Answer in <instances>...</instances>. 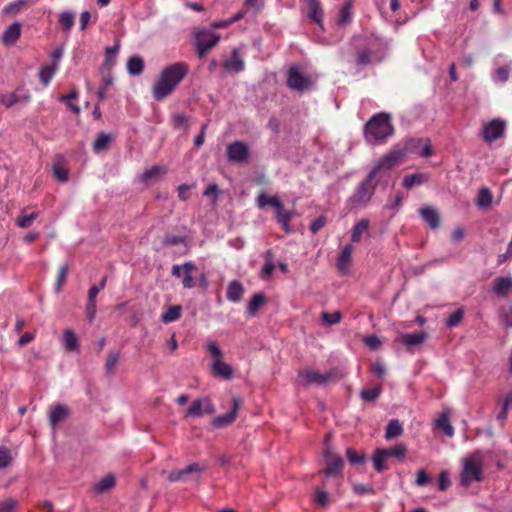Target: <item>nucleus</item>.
Here are the masks:
<instances>
[{"label": "nucleus", "mask_w": 512, "mask_h": 512, "mask_svg": "<svg viewBox=\"0 0 512 512\" xmlns=\"http://www.w3.org/2000/svg\"><path fill=\"white\" fill-rule=\"evenodd\" d=\"M189 72V65L176 62L165 67L152 87L153 98L161 101L168 97Z\"/></svg>", "instance_id": "1"}, {"label": "nucleus", "mask_w": 512, "mask_h": 512, "mask_svg": "<svg viewBox=\"0 0 512 512\" xmlns=\"http://www.w3.org/2000/svg\"><path fill=\"white\" fill-rule=\"evenodd\" d=\"M393 134L391 115L386 112L374 114L364 126V138L370 145L384 144Z\"/></svg>", "instance_id": "2"}, {"label": "nucleus", "mask_w": 512, "mask_h": 512, "mask_svg": "<svg viewBox=\"0 0 512 512\" xmlns=\"http://www.w3.org/2000/svg\"><path fill=\"white\" fill-rule=\"evenodd\" d=\"M491 454V450H477L464 459L460 473L461 485L468 487L472 482H481L483 480L482 471L486 459Z\"/></svg>", "instance_id": "3"}, {"label": "nucleus", "mask_w": 512, "mask_h": 512, "mask_svg": "<svg viewBox=\"0 0 512 512\" xmlns=\"http://www.w3.org/2000/svg\"><path fill=\"white\" fill-rule=\"evenodd\" d=\"M387 43L378 36H368L364 39L362 47L357 51L356 64L367 66L381 62L386 54Z\"/></svg>", "instance_id": "4"}, {"label": "nucleus", "mask_w": 512, "mask_h": 512, "mask_svg": "<svg viewBox=\"0 0 512 512\" xmlns=\"http://www.w3.org/2000/svg\"><path fill=\"white\" fill-rule=\"evenodd\" d=\"M377 182H375V171H370L366 178L361 181L355 191L349 196L348 204L353 209L364 208L374 195Z\"/></svg>", "instance_id": "5"}, {"label": "nucleus", "mask_w": 512, "mask_h": 512, "mask_svg": "<svg viewBox=\"0 0 512 512\" xmlns=\"http://www.w3.org/2000/svg\"><path fill=\"white\" fill-rule=\"evenodd\" d=\"M220 36L210 29H202L195 33V46L198 56L203 58L206 53L217 45Z\"/></svg>", "instance_id": "6"}, {"label": "nucleus", "mask_w": 512, "mask_h": 512, "mask_svg": "<svg viewBox=\"0 0 512 512\" xmlns=\"http://www.w3.org/2000/svg\"><path fill=\"white\" fill-rule=\"evenodd\" d=\"M313 82L310 76L302 73L299 68L291 67L288 71L287 85L290 89L303 92L312 86Z\"/></svg>", "instance_id": "7"}, {"label": "nucleus", "mask_w": 512, "mask_h": 512, "mask_svg": "<svg viewBox=\"0 0 512 512\" xmlns=\"http://www.w3.org/2000/svg\"><path fill=\"white\" fill-rule=\"evenodd\" d=\"M242 401L239 396L232 398V408L225 414L215 417L211 424L214 428H223L232 424L238 416Z\"/></svg>", "instance_id": "8"}, {"label": "nucleus", "mask_w": 512, "mask_h": 512, "mask_svg": "<svg viewBox=\"0 0 512 512\" xmlns=\"http://www.w3.org/2000/svg\"><path fill=\"white\" fill-rule=\"evenodd\" d=\"M215 406L209 397L194 400L186 411V416L201 417L215 413Z\"/></svg>", "instance_id": "9"}, {"label": "nucleus", "mask_w": 512, "mask_h": 512, "mask_svg": "<svg viewBox=\"0 0 512 512\" xmlns=\"http://www.w3.org/2000/svg\"><path fill=\"white\" fill-rule=\"evenodd\" d=\"M506 128L505 121L501 119H494L483 127V138L487 143L501 138L504 135Z\"/></svg>", "instance_id": "10"}, {"label": "nucleus", "mask_w": 512, "mask_h": 512, "mask_svg": "<svg viewBox=\"0 0 512 512\" xmlns=\"http://www.w3.org/2000/svg\"><path fill=\"white\" fill-rule=\"evenodd\" d=\"M401 151H390L383 155L371 171H375V177L381 170H390L403 158Z\"/></svg>", "instance_id": "11"}, {"label": "nucleus", "mask_w": 512, "mask_h": 512, "mask_svg": "<svg viewBox=\"0 0 512 512\" xmlns=\"http://www.w3.org/2000/svg\"><path fill=\"white\" fill-rule=\"evenodd\" d=\"M227 156L232 162H245L249 157V149L245 143L235 141L228 146Z\"/></svg>", "instance_id": "12"}, {"label": "nucleus", "mask_w": 512, "mask_h": 512, "mask_svg": "<svg viewBox=\"0 0 512 512\" xmlns=\"http://www.w3.org/2000/svg\"><path fill=\"white\" fill-rule=\"evenodd\" d=\"M52 172L60 183H65L69 178L68 163L64 155L57 154L53 158Z\"/></svg>", "instance_id": "13"}, {"label": "nucleus", "mask_w": 512, "mask_h": 512, "mask_svg": "<svg viewBox=\"0 0 512 512\" xmlns=\"http://www.w3.org/2000/svg\"><path fill=\"white\" fill-rule=\"evenodd\" d=\"M324 457L327 464L324 470V474L326 475V477L335 476L342 471L343 460L341 459L340 456L334 454L332 451L327 449L324 452Z\"/></svg>", "instance_id": "14"}, {"label": "nucleus", "mask_w": 512, "mask_h": 512, "mask_svg": "<svg viewBox=\"0 0 512 512\" xmlns=\"http://www.w3.org/2000/svg\"><path fill=\"white\" fill-rule=\"evenodd\" d=\"M332 377L330 372L320 373L313 369H305L299 372V378L305 385L310 384H323L327 382Z\"/></svg>", "instance_id": "15"}, {"label": "nucleus", "mask_w": 512, "mask_h": 512, "mask_svg": "<svg viewBox=\"0 0 512 512\" xmlns=\"http://www.w3.org/2000/svg\"><path fill=\"white\" fill-rule=\"evenodd\" d=\"M512 291V275L499 276L493 280L492 292L500 298H506Z\"/></svg>", "instance_id": "16"}, {"label": "nucleus", "mask_w": 512, "mask_h": 512, "mask_svg": "<svg viewBox=\"0 0 512 512\" xmlns=\"http://www.w3.org/2000/svg\"><path fill=\"white\" fill-rule=\"evenodd\" d=\"M206 469V466H200L198 463H191L187 465L184 469L171 471L168 475V480L170 482H177L184 480L185 476L190 473H201Z\"/></svg>", "instance_id": "17"}, {"label": "nucleus", "mask_w": 512, "mask_h": 512, "mask_svg": "<svg viewBox=\"0 0 512 512\" xmlns=\"http://www.w3.org/2000/svg\"><path fill=\"white\" fill-rule=\"evenodd\" d=\"M21 36V23L18 21L10 24L2 33L1 40L5 45H13Z\"/></svg>", "instance_id": "18"}, {"label": "nucleus", "mask_w": 512, "mask_h": 512, "mask_svg": "<svg viewBox=\"0 0 512 512\" xmlns=\"http://www.w3.org/2000/svg\"><path fill=\"white\" fill-rule=\"evenodd\" d=\"M419 214L431 229L435 230L439 227L440 216L435 208L431 206L422 207L419 209Z\"/></svg>", "instance_id": "19"}, {"label": "nucleus", "mask_w": 512, "mask_h": 512, "mask_svg": "<svg viewBox=\"0 0 512 512\" xmlns=\"http://www.w3.org/2000/svg\"><path fill=\"white\" fill-rule=\"evenodd\" d=\"M428 335L424 331H418L413 333H404L401 334L400 339L402 344L407 347H415L419 346L427 339Z\"/></svg>", "instance_id": "20"}, {"label": "nucleus", "mask_w": 512, "mask_h": 512, "mask_svg": "<svg viewBox=\"0 0 512 512\" xmlns=\"http://www.w3.org/2000/svg\"><path fill=\"white\" fill-rule=\"evenodd\" d=\"M30 100L31 96L29 93L23 95H18L17 93H0V103L6 108H10L19 102L27 104Z\"/></svg>", "instance_id": "21"}, {"label": "nucleus", "mask_w": 512, "mask_h": 512, "mask_svg": "<svg viewBox=\"0 0 512 512\" xmlns=\"http://www.w3.org/2000/svg\"><path fill=\"white\" fill-rule=\"evenodd\" d=\"M211 370L215 376L226 380L232 379L234 375L232 366L222 360L213 361Z\"/></svg>", "instance_id": "22"}, {"label": "nucleus", "mask_w": 512, "mask_h": 512, "mask_svg": "<svg viewBox=\"0 0 512 512\" xmlns=\"http://www.w3.org/2000/svg\"><path fill=\"white\" fill-rule=\"evenodd\" d=\"M244 294V286L239 280H232L227 287L226 298L233 303L242 300Z\"/></svg>", "instance_id": "23"}, {"label": "nucleus", "mask_w": 512, "mask_h": 512, "mask_svg": "<svg viewBox=\"0 0 512 512\" xmlns=\"http://www.w3.org/2000/svg\"><path fill=\"white\" fill-rule=\"evenodd\" d=\"M276 210V219L281 224L282 229L290 233L292 231L290 227V221L295 215V210H286L284 209L283 203L281 202V208Z\"/></svg>", "instance_id": "24"}, {"label": "nucleus", "mask_w": 512, "mask_h": 512, "mask_svg": "<svg viewBox=\"0 0 512 512\" xmlns=\"http://www.w3.org/2000/svg\"><path fill=\"white\" fill-rule=\"evenodd\" d=\"M224 67L229 72L239 73L244 69V61L240 57L239 51L233 49L231 56L225 61Z\"/></svg>", "instance_id": "25"}, {"label": "nucleus", "mask_w": 512, "mask_h": 512, "mask_svg": "<svg viewBox=\"0 0 512 512\" xmlns=\"http://www.w3.org/2000/svg\"><path fill=\"white\" fill-rule=\"evenodd\" d=\"M308 5V16L314 22H316L319 26L323 25L324 12L321 7V3L319 0H307Z\"/></svg>", "instance_id": "26"}, {"label": "nucleus", "mask_w": 512, "mask_h": 512, "mask_svg": "<svg viewBox=\"0 0 512 512\" xmlns=\"http://www.w3.org/2000/svg\"><path fill=\"white\" fill-rule=\"evenodd\" d=\"M429 180V175L426 173H414L406 175L403 179L402 185L406 189H412L415 186H420Z\"/></svg>", "instance_id": "27"}, {"label": "nucleus", "mask_w": 512, "mask_h": 512, "mask_svg": "<svg viewBox=\"0 0 512 512\" xmlns=\"http://www.w3.org/2000/svg\"><path fill=\"white\" fill-rule=\"evenodd\" d=\"M353 247L351 244L345 245L337 260V267L341 272H346L351 262Z\"/></svg>", "instance_id": "28"}, {"label": "nucleus", "mask_w": 512, "mask_h": 512, "mask_svg": "<svg viewBox=\"0 0 512 512\" xmlns=\"http://www.w3.org/2000/svg\"><path fill=\"white\" fill-rule=\"evenodd\" d=\"M59 68L58 63H52L51 65H42L39 69V78L43 86H48L55 73Z\"/></svg>", "instance_id": "29"}, {"label": "nucleus", "mask_w": 512, "mask_h": 512, "mask_svg": "<svg viewBox=\"0 0 512 512\" xmlns=\"http://www.w3.org/2000/svg\"><path fill=\"white\" fill-rule=\"evenodd\" d=\"M128 73L132 76H139L144 70V60L139 55L129 57L127 61Z\"/></svg>", "instance_id": "30"}, {"label": "nucleus", "mask_w": 512, "mask_h": 512, "mask_svg": "<svg viewBox=\"0 0 512 512\" xmlns=\"http://www.w3.org/2000/svg\"><path fill=\"white\" fill-rule=\"evenodd\" d=\"M62 342L65 350L69 352H75L79 350V340L71 329H66L64 331Z\"/></svg>", "instance_id": "31"}, {"label": "nucleus", "mask_w": 512, "mask_h": 512, "mask_svg": "<svg viewBox=\"0 0 512 512\" xmlns=\"http://www.w3.org/2000/svg\"><path fill=\"white\" fill-rule=\"evenodd\" d=\"M68 415V408L62 404L53 407L49 413V422L55 427L59 422L63 421Z\"/></svg>", "instance_id": "32"}, {"label": "nucleus", "mask_w": 512, "mask_h": 512, "mask_svg": "<svg viewBox=\"0 0 512 512\" xmlns=\"http://www.w3.org/2000/svg\"><path fill=\"white\" fill-rule=\"evenodd\" d=\"M257 205L259 208H265L266 206H272L275 209L281 208V199L278 195L268 196L265 193L259 194L257 197Z\"/></svg>", "instance_id": "33"}, {"label": "nucleus", "mask_w": 512, "mask_h": 512, "mask_svg": "<svg viewBox=\"0 0 512 512\" xmlns=\"http://www.w3.org/2000/svg\"><path fill=\"white\" fill-rule=\"evenodd\" d=\"M112 142V137L110 134H107L105 132H100L97 134L96 139L93 143V151L95 153H100L102 151H105L109 148L110 144Z\"/></svg>", "instance_id": "34"}, {"label": "nucleus", "mask_w": 512, "mask_h": 512, "mask_svg": "<svg viewBox=\"0 0 512 512\" xmlns=\"http://www.w3.org/2000/svg\"><path fill=\"white\" fill-rule=\"evenodd\" d=\"M196 270V265L189 261L183 264V280L182 285L186 289H191L195 286V281L192 277V272Z\"/></svg>", "instance_id": "35"}, {"label": "nucleus", "mask_w": 512, "mask_h": 512, "mask_svg": "<svg viewBox=\"0 0 512 512\" xmlns=\"http://www.w3.org/2000/svg\"><path fill=\"white\" fill-rule=\"evenodd\" d=\"M403 434V426L398 419H391L385 430L386 440L397 438Z\"/></svg>", "instance_id": "36"}, {"label": "nucleus", "mask_w": 512, "mask_h": 512, "mask_svg": "<svg viewBox=\"0 0 512 512\" xmlns=\"http://www.w3.org/2000/svg\"><path fill=\"white\" fill-rule=\"evenodd\" d=\"M265 302V295L262 292L255 293L248 302L247 305V314L249 316H255Z\"/></svg>", "instance_id": "37"}, {"label": "nucleus", "mask_w": 512, "mask_h": 512, "mask_svg": "<svg viewBox=\"0 0 512 512\" xmlns=\"http://www.w3.org/2000/svg\"><path fill=\"white\" fill-rule=\"evenodd\" d=\"M352 9L353 5L351 1H347L343 4L338 15V25L346 26L352 21Z\"/></svg>", "instance_id": "38"}, {"label": "nucleus", "mask_w": 512, "mask_h": 512, "mask_svg": "<svg viewBox=\"0 0 512 512\" xmlns=\"http://www.w3.org/2000/svg\"><path fill=\"white\" fill-rule=\"evenodd\" d=\"M58 21L62 30L69 33L75 22V13L70 10L63 11L59 14Z\"/></svg>", "instance_id": "39"}, {"label": "nucleus", "mask_w": 512, "mask_h": 512, "mask_svg": "<svg viewBox=\"0 0 512 512\" xmlns=\"http://www.w3.org/2000/svg\"><path fill=\"white\" fill-rule=\"evenodd\" d=\"M182 308L180 305L169 306L161 315V321L165 324L177 321L181 317Z\"/></svg>", "instance_id": "40"}, {"label": "nucleus", "mask_w": 512, "mask_h": 512, "mask_svg": "<svg viewBox=\"0 0 512 512\" xmlns=\"http://www.w3.org/2000/svg\"><path fill=\"white\" fill-rule=\"evenodd\" d=\"M381 451V454L384 455L386 459L390 457H396L399 459H403L406 455L407 448L403 444L396 445L392 448H378Z\"/></svg>", "instance_id": "41"}, {"label": "nucleus", "mask_w": 512, "mask_h": 512, "mask_svg": "<svg viewBox=\"0 0 512 512\" xmlns=\"http://www.w3.org/2000/svg\"><path fill=\"white\" fill-rule=\"evenodd\" d=\"M436 426L443 430V432L448 436L452 437L454 435V428L452 427L450 423V418L447 413H442L437 419H436Z\"/></svg>", "instance_id": "42"}, {"label": "nucleus", "mask_w": 512, "mask_h": 512, "mask_svg": "<svg viewBox=\"0 0 512 512\" xmlns=\"http://www.w3.org/2000/svg\"><path fill=\"white\" fill-rule=\"evenodd\" d=\"M492 198H493V196H492L491 191L487 187H482L478 192V195L476 198V204L480 208H487L491 205Z\"/></svg>", "instance_id": "43"}, {"label": "nucleus", "mask_w": 512, "mask_h": 512, "mask_svg": "<svg viewBox=\"0 0 512 512\" xmlns=\"http://www.w3.org/2000/svg\"><path fill=\"white\" fill-rule=\"evenodd\" d=\"M369 224V220L367 219H362L358 221L352 229L351 241L359 242L361 235L368 230Z\"/></svg>", "instance_id": "44"}, {"label": "nucleus", "mask_w": 512, "mask_h": 512, "mask_svg": "<svg viewBox=\"0 0 512 512\" xmlns=\"http://www.w3.org/2000/svg\"><path fill=\"white\" fill-rule=\"evenodd\" d=\"M115 485V478L113 475L109 474L103 477L96 485L94 486V490L97 493H103L105 491L110 490Z\"/></svg>", "instance_id": "45"}, {"label": "nucleus", "mask_w": 512, "mask_h": 512, "mask_svg": "<svg viewBox=\"0 0 512 512\" xmlns=\"http://www.w3.org/2000/svg\"><path fill=\"white\" fill-rule=\"evenodd\" d=\"M38 212H33L30 214H24L22 213L17 219L16 224L20 228H29L33 221L37 218Z\"/></svg>", "instance_id": "46"}, {"label": "nucleus", "mask_w": 512, "mask_h": 512, "mask_svg": "<svg viewBox=\"0 0 512 512\" xmlns=\"http://www.w3.org/2000/svg\"><path fill=\"white\" fill-rule=\"evenodd\" d=\"M78 97L77 90L73 89L69 94L61 95L59 97L60 102H66L68 107L75 113L78 114L80 112V107L76 104L71 103V100H74Z\"/></svg>", "instance_id": "47"}, {"label": "nucleus", "mask_w": 512, "mask_h": 512, "mask_svg": "<svg viewBox=\"0 0 512 512\" xmlns=\"http://www.w3.org/2000/svg\"><path fill=\"white\" fill-rule=\"evenodd\" d=\"M464 317V310L463 308H459L456 311H454L452 314H450L446 320V326L449 328H453L458 326Z\"/></svg>", "instance_id": "48"}, {"label": "nucleus", "mask_w": 512, "mask_h": 512, "mask_svg": "<svg viewBox=\"0 0 512 512\" xmlns=\"http://www.w3.org/2000/svg\"><path fill=\"white\" fill-rule=\"evenodd\" d=\"M374 468L377 472H383L384 470H387L388 467L384 464L386 458L383 454H381V451L377 448L372 456Z\"/></svg>", "instance_id": "49"}, {"label": "nucleus", "mask_w": 512, "mask_h": 512, "mask_svg": "<svg viewBox=\"0 0 512 512\" xmlns=\"http://www.w3.org/2000/svg\"><path fill=\"white\" fill-rule=\"evenodd\" d=\"M381 393L380 387L362 389L360 396L364 401L371 402L376 400Z\"/></svg>", "instance_id": "50"}, {"label": "nucleus", "mask_w": 512, "mask_h": 512, "mask_svg": "<svg viewBox=\"0 0 512 512\" xmlns=\"http://www.w3.org/2000/svg\"><path fill=\"white\" fill-rule=\"evenodd\" d=\"M511 69L509 64L497 68L493 75L494 80L505 83L509 79Z\"/></svg>", "instance_id": "51"}, {"label": "nucleus", "mask_w": 512, "mask_h": 512, "mask_svg": "<svg viewBox=\"0 0 512 512\" xmlns=\"http://www.w3.org/2000/svg\"><path fill=\"white\" fill-rule=\"evenodd\" d=\"M13 460L11 451L6 446H0V469H4L11 465Z\"/></svg>", "instance_id": "52"}, {"label": "nucleus", "mask_w": 512, "mask_h": 512, "mask_svg": "<svg viewBox=\"0 0 512 512\" xmlns=\"http://www.w3.org/2000/svg\"><path fill=\"white\" fill-rule=\"evenodd\" d=\"M346 457L347 460L353 465L362 464L366 461V455L364 453L358 454L352 448H347Z\"/></svg>", "instance_id": "53"}, {"label": "nucleus", "mask_w": 512, "mask_h": 512, "mask_svg": "<svg viewBox=\"0 0 512 512\" xmlns=\"http://www.w3.org/2000/svg\"><path fill=\"white\" fill-rule=\"evenodd\" d=\"M321 317L325 324L335 325L340 323L342 319V314L339 311H335L334 313L323 312Z\"/></svg>", "instance_id": "54"}, {"label": "nucleus", "mask_w": 512, "mask_h": 512, "mask_svg": "<svg viewBox=\"0 0 512 512\" xmlns=\"http://www.w3.org/2000/svg\"><path fill=\"white\" fill-rule=\"evenodd\" d=\"M432 482V477L424 470L419 469L416 473L415 485L423 487Z\"/></svg>", "instance_id": "55"}, {"label": "nucleus", "mask_w": 512, "mask_h": 512, "mask_svg": "<svg viewBox=\"0 0 512 512\" xmlns=\"http://www.w3.org/2000/svg\"><path fill=\"white\" fill-rule=\"evenodd\" d=\"M206 347L208 352L214 358V361L222 360L223 352L216 341H209Z\"/></svg>", "instance_id": "56"}, {"label": "nucleus", "mask_w": 512, "mask_h": 512, "mask_svg": "<svg viewBox=\"0 0 512 512\" xmlns=\"http://www.w3.org/2000/svg\"><path fill=\"white\" fill-rule=\"evenodd\" d=\"M118 361H119V354L117 352L109 353V355L107 357L106 365H105L106 372L108 374L114 373V370L117 366Z\"/></svg>", "instance_id": "57"}, {"label": "nucleus", "mask_w": 512, "mask_h": 512, "mask_svg": "<svg viewBox=\"0 0 512 512\" xmlns=\"http://www.w3.org/2000/svg\"><path fill=\"white\" fill-rule=\"evenodd\" d=\"M450 485H451V481H450V475H449L448 471H446V470L441 471L439 474V479H438L439 490L445 491L450 487Z\"/></svg>", "instance_id": "58"}, {"label": "nucleus", "mask_w": 512, "mask_h": 512, "mask_svg": "<svg viewBox=\"0 0 512 512\" xmlns=\"http://www.w3.org/2000/svg\"><path fill=\"white\" fill-rule=\"evenodd\" d=\"M67 272H68V266L66 264L61 265L59 272H58L57 280L55 283V289L57 292L61 291L62 285L64 284L65 279H66Z\"/></svg>", "instance_id": "59"}, {"label": "nucleus", "mask_w": 512, "mask_h": 512, "mask_svg": "<svg viewBox=\"0 0 512 512\" xmlns=\"http://www.w3.org/2000/svg\"><path fill=\"white\" fill-rule=\"evenodd\" d=\"M160 173H164V169L161 166L155 165V166H152L150 169L146 170L141 175V179H142V181H148Z\"/></svg>", "instance_id": "60"}, {"label": "nucleus", "mask_w": 512, "mask_h": 512, "mask_svg": "<svg viewBox=\"0 0 512 512\" xmlns=\"http://www.w3.org/2000/svg\"><path fill=\"white\" fill-rule=\"evenodd\" d=\"M120 49V41L116 40L115 44L113 46H109L105 50V62L111 63L113 60V57H115Z\"/></svg>", "instance_id": "61"}, {"label": "nucleus", "mask_w": 512, "mask_h": 512, "mask_svg": "<svg viewBox=\"0 0 512 512\" xmlns=\"http://www.w3.org/2000/svg\"><path fill=\"white\" fill-rule=\"evenodd\" d=\"M326 217L319 216L314 219L310 224V231L312 234H316L320 229H322L326 225Z\"/></svg>", "instance_id": "62"}, {"label": "nucleus", "mask_w": 512, "mask_h": 512, "mask_svg": "<svg viewBox=\"0 0 512 512\" xmlns=\"http://www.w3.org/2000/svg\"><path fill=\"white\" fill-rule=\"evenodd\" d=\"M25 4V0H17L15 2L9 3L3 9V13L5 14H16L20 7Z\"/></svg>", "instance_id": "63"}, {"label": "nucleus", "mask_w": 512, "mask_h": 512, "mask_svg": "<svg viewBox=\"0 0 512 512\" xmlns=\"http://www.w3.org/2000/svg\"><path fill=\"white\" fill-rule=\"evenodd\" d=\"M17 506V501L12 498H8L0 502V512H13Z\"/></svg>", "instance_id": "64"}]
</instances>
